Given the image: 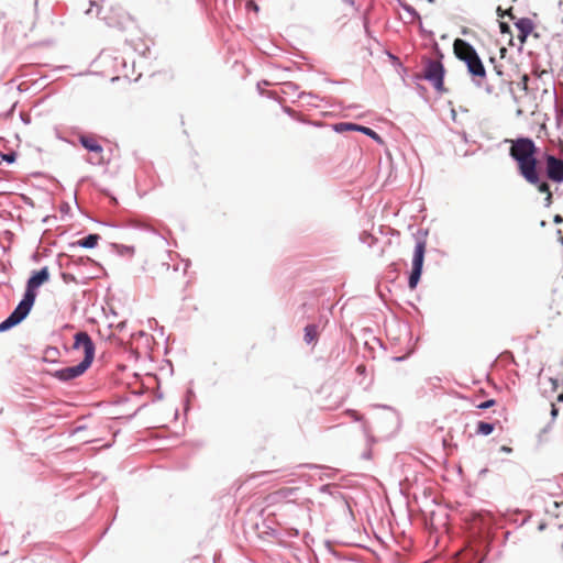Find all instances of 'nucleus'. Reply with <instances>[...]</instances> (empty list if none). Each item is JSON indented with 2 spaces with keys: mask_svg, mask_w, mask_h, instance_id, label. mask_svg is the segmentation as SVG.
<instances>
[{
  "mask_svg": "<svg viewBox=\"0 0 563 563\" xmlns=\"http://www.w3.org/2000/svg\"><path fill=\"white\" fill-rule=\"evenodd\" d=\"M550 427H551L550 424H549V426H547L545 428H543V429H542V431H541V432H542V433L548 432V431H549V429H550Z\"/></svg>",
  "mask_w": 563,
  "mask_h": 563,
  "instance_id": "obj_37",
  "label": "nucleus"
},
{
  "mask_svg": "<svg viewBox=\"0 0 563 563\" xmlns=\"http://www.w3.org/2000/svg\"><path fill=\"white\" fill-rule=\"evenodd\" d=\"M427 1L430 2V3H434L435 2V0H427Z\"/></svg>",
  "mask_w": 563,
  "mask_h": 563,
  "instance_id": "obj_45",
  "label": "nucleus"
},
{
  "mask_svg": "<svg viewBox=\"0 0 563 563\" xmlns=\"http://www.w3.org/2000/svg\"><path fill=\"white\" fill-rule=\"evenodd\" d=\"M16 152L15 151H10L8 153H0V157L3 162H5L7 164H13L15 161H16Z\"/></svg>",
  "mask_w": 563,
  "mask_h": 563,
  "instance_id": "obj_19",
  "label": "nucleus"
},
{
  "mask_svg": "<svg viewBox=\"0 0 563 563\" xmlns=\"http://www.w3.org/2000/svg\"><path fill=\"white\" fill-rule=\"evenodd\" d=\"M45 354L46 355H52V356H57L59 354V351L57 347H54V346H48L46 350H45Z\"/></svg>",
  "mask_w": 563,
  "mask_h": 563,
  "instance_id": "obj_24",
  "label": "nucleus"
},
{
  "mask_svg": "<svg viewBox=\"0 0 563 563\" xmlns=\"http://www.w3.org/2000/svg\"><path fill=\"white\" fill-rule=\"evenodd\" d=\"M545 225H547V221L542 220V221L540 222V227L544 228Z\"/></svg>",
  "mask_w": 563,
  "mask_h": 563,
  "instance_id": "obj_39",
  "label": "nucleus"
},
{
  "mask_svg": "<svg viewBox=\"0 0 563 563\" xmlns=\"http://www.w3.org/2000/svg\"><path fill=\"white\" fill-rule=\"evenodd\" d=\"M419 27H420L421 31H423V26H422L421 20L419 21Z\"/></svg>",
  "mask_w": 563,
  "mask_h": 563,
  "instance_id": "obj_41",
  "label": "nucleus"
},
{
  "mask_svg": "<svg viewBox=\"0 0 563 563\" xmlns=\"http://www.w3.org/2000/svg\"><path fill=\"white\" fill-rule=\"evenodd\" d=\"M14 108H15V103H13V106L11 107V109H10V110H8V112L5 113V117H7V118H8V117H10V115L13 113Z\"/></svg>",
  "mask_w": 563,
  "mask_h": 563,
  "instance_id": "obj_32",
  "label": "nucleus"
},
{
  "mask_svg": "<svg viewBox=\"0 0 563 563\" xmlns=\"http://www.w3.org/2000/svg\"><path fill=\"white\" fill-rule=\"evenodd\" d=\"M84 349V358L74 366L55 371L52 376L60 382H69L81 376L92 364L96 354V345L86 331H79L74 335L73 349Z\"/></svg>",
  "mask_w": 563,
  "mask_h": 563,
  "instance_id": "obj_2",
  "label": "nucleus"
},
{
  "mask_svg": "<svg viewBox=\"0 0 563 563\" xmlns=\"http://www.w3.org/2000/svg\"><path fill=\"white\" fill-rule=\"evenodd\" d=\"M464 64L466 65L467 73L471 76L474 86L477 88H482L484 80L487 77V73L479 55H473L467 57V62Z\"/></svg>",
  "mask_w": 563,
  "mask_h": 563,
  "instance_id": "obj_6",
  "label": "nucleus"
},
{
  "mask_svg": "<svg viewBox=\"0 0 563 563\" xmlns=\"http://www.w3.org/2000/svg\"><path fill=\"white\" fill-rule=\"evenodd\" d=\"M20 118L23 123L30 124L31 123V117L27 113L21 112Z\"/></svg>",
  "mask_w": 563,
  "mask_h": 563,
  "instance_id": "obj_25",
  "label": "nucleus"
},
{
  "mask_svg": "<svg viewBox=\"0 0 563 563\" xmlns=\"http://www.w3.org/2000/svg\"><path fill=\"white\" fill-rule=\"evenodd\" d=\"M516 27L519 31L518 38L525 42L528 35L533 31V22L529 18H521L516 22Z\"/></svg>",
  "mask_w": 563,
  "mask_h": 563,
  "instance_id": "obj_11",
  "label": "nucleus"
},
{
  "mask_svg": "<svg viewBox=\"0 0 563 563\" xmlns=\"http://www.w3.org/2000/svg\"><path fill=\"white\" fill-rule=\"evenodd\" d=\"M253 10L258 11V7L255 3H252Z\"/></svg>",
  "mask_w": 563,
  "mask_h": 563,
  "instance_id": "obj_40",
  "label": "nucleus"
},
{
  "mask_svg": "<svg viewBox=\"0 0 563 563\" xmlns=\"http://www.w3.org/2000/svg\"><path fill=\"white\" fill-rule=\"evenodd\" d=\"M495 430V424L492 422L479 421L477 423L476 433L481 435H489Z\"/></svg>",
  "mask_w": 563,
  "mask_h": 563,
  "instance_id": "obj_16",
  "label": "nucleus"
},
{
  "mask_svg": "<svg viewBox=\"0 0 563 563\" xmlns=\"http://www.w3.org/2000/svg\"><path fill=\"white\" fill-rule=\"evenodd\" d=\"M48 280L49 272L47 266H44L38 271H34L26 280L25 291L21 301L30 308H33L37 296L36 290Z\"/></svg>",
  "mask_w": 563,
  "mask_h": 563,
  "instance_id": "obj_3",
  "label": "nucleus"
},
{
  "mask_svg": "<svg viewBox=\"0 0 563 563\" xmlns=\"http://www.w3.org/2000/svg\"><path fill=\"white\" fill-rule=\"evenodd\" d=\"M528 81H529V77H528V75H523V76L521 77L520 82H518V86H519L522 90L527 91V90H528Z\"/></svg>",
  "mask_w": 563,
  "mask_h": 563,
  "instance_id": "obj_22",
  "label": "nucleus"
},
{
  "mask_svg": "<svg viewBox=\"0 0 563 563\" xmlns=\"http://www.w3.org/2000/svg\"><path fill=\"white\" fill-rule=\"evenodd\" d=\"M352 415H353V419L354 420H360L361 419V417L357 415V412L352 411Z\"/></svg>",
  "mask_w": 563,
  "mask_h": 563,
  "instance_id": "obj_33",
  "label": "nucleus"
},
{
  "mask_svg": "<svg viewBox=\"0 0 563 563\" xmlns=\"http://www.w3.org/2000/svg\"><path fill=\"white\" fill-rule=\"evenodd\" d=\"M501 451H504V452H510V451H511V449H510V448H507V446H503V448H501Z\"/></svg>",
  "mask_w": 563,
  "mask_h": 563,
  "instance_id": "obj_38",
  "label": "nucleus"
},
{
  "mask_svg": "<svg viewBox=\"0 0 563 563\" xmlns=\"http://www.w3.org/2000/svg\"><path fill=\"white\" fill-rule=\"evenodd\" d=\"M543 158L545 161L547 177L554 183L561 184L563 181V159L549 153H545Z\"/></svg>",
  "mask_w": 563,
  "mask_h": 563,
  "instance_id": "obj_9",
  "label": "nucleus"
},
{
  "mask_svg": "<svg viewBox=\"0 0 563 563\" xmlns=\"http://www.w3.org/2000/svg\"><path fill=\"white\" fill-rule=\"evenodd\" d=\"M328 489H329V485H323V486H321V488H320V490H321V492H325V490H328Z\"/></svg>",
  "mask_w": 563,
  "mask_h": 563,
  "instance_id": "obj_36",
  "label": "nucleus"
},
{
  "mask_svg": "<svg viewBox=\"0 0 563 563\" xmlns=\"http://www.w3.org/2000/svg\"><path fill=\"white\" fill-rule=\"evenodd\" d=\"M453 48L456 58L464 63L467 62V57L478 55L474 46L462 38H456L454 41Z\"/></svg>",
  "mask_w": 563,
  "mask_h": 563,
  "instance_id": "obj_10",
  "label": "nucleus"
},
{
  "mask_svg": "<svg viewBox=\"0 0 563 563\" xmlns=\"http://www.w3.org/2000/svg\"><path fill=\"white\" fill-rule=\"evenodd\" d=\"M113 247L121 255H124V254L132 255L134 253L133 246L123 245V244H113Z\"/></svg>",
  "mask_w": 563,
  "mask_h": 563,
  "instance_id": "obj_18",
  "label": "nucleus"
},
{
  "mask_svg": "<svg viewBox=\"0 0 563 563\" xmlns=\"http://www.w3.org/2000/svg\"><path fill=\"white\" fill-rule=\"evenodd\" d=\"M482 88L485 90V92H486L487 95H497V93L495 92V88H494V86H493V85H489V84H485V82H484Z\"/></svg>",
  "mask_w": 563,
  "mask_h": 563,
  "instance_id": "obj_23",
  "label": "nucleus"
},
{
  "mask_svg": "<svg viewBox=\"0 0 563 563\" xmlns=\"http://www.w3.org/2000/svg\"><path fill=\"white\" fill-rule=\"evenodd\" d=\"M549 382L551 384V389L554 391L556 390L558 386H559V380L556 378H553V377H550L549 378Z\"/></svg>",
  "mask_w": 563,
  "mask_h": 563,
  "instance_id": "obj_26",
  "label": "nucleus"
},
{
  "mask_svg": "<svg viewBox=\"0 0 563 563\" xmlns=\"http://www.w3.org/2000/svg\"><path fill=\"white\" fill-rule=\"evenodd\" d=\"M489 62H490V64H493V66H495V64H498L496 60V57H490Z\"/></svg>",
  "mask_w": 563,
  "mask_h": 563,
  "instance_id": "obj_34",
  "label": "nucleus"
},
{
  "mask_svg": "<svg viewBox=\"0 0 563 563\" xmlns=\"http://www.w3.org/2000/svg\"><path fill=\"white\" fill-rule=\"evenodd\" d=\"M558 401L563 402V391L561 394H559Z\"/></svg>",
  "mask_w": 563,
  "mask_h": 563,
  "instance_id": "obj_35",
  "label": "nucleus"
},
{
  "mask_svg": "<svg viewBox=\"0 0 563 563\" xmlns=\"http://www.w3.org/2000/svg\"><path fill=\"white\" fill-rule=\"evenodd\" d=\"M295 490H296L295 488H288L285 490H280V494H283V496L287 497V496L291 495Z\"/></svg>",
  "mask_w": 563,
  "mask_h": 563,
  "instance_id": "obj_29",
  "label": "nucleus"
},
{
  "mask_svg": "<svg viewBox=\"0 0 563 563\" xmlns=\"http://www.w3.org/2000/svg\"><path fill=\"white\" fill-rule=\"evenodd\" d=\"M556 234H558V241L560 242V244H561V245H563L562 231H561V230H558V231H556Z\"/></svg>",
  "mask_w": 563,
  "mask_h": 563,
  "instance_id": "obj_31",
  "label": "nucleus"
},
{
  "mask_svg": "<svg viewBox=\"0 0 563 563\" xmlns=\"http://www.w3.org/2000/svg\"><path fill=\"white\" fill-rule=\"evenodd\" d=\"M494 71H495V74H496L498 77H500V82H501V84H506V82H507V80L504 78L503 65H500V64H495V66H494Z\"/></svg>",
  "mask_w": 563,
  "mask_h": 563,
  "instance_id": "obj_20",
  "label": "nucleus"
},
{
  "mask_svg": "<svg viewBox=\"0 0 563 563\" xmlns=\"http://www.w3.org/2000/svg\"><path fill=\"white\" fill-rule=\"evenodd\" d=\"M532 185L536 186L540 192L547 194V197L544 199V207L549 208L552 203V192L550 190L549 184L545 180L540 179L539 184H532Z\"/></svg>",
  "mask_w": 563,
  "mask_h": 563,
  "instance_id": "obj_15",
  "label": "nucleus"
},
{
  "mask_svg": "<svg viewBox=\"0 0 563 563\" xmlns=\"http://www.w3.org/2000/svg\"><path fill=\"white\" fill-rule=\"evenodd\" d=\"M500 53H501V55H504L506 53V48L505 47L500 48Z\"/></svg>",
  "mask_w": 563,
  "mask_h": 563,
  "instance_id": "obj_42",
  "label": "nucleus"
},
{
  "mask_svg": "<svg viewBox=\"0 0 563 563\" xmlns=\"http://www.w3.org/2000/svg\"><path fill=\"white\" fill-rule=\"evenodd\" d=\"M495 404H496L495 399H487V400L481 402L477 406V408L482 409V410H486V409H489L490 407H493Z\"/></svg>",
  "mask_w": 563,
  "mask_h": 563,
  "instance_id": "obj_21",
  "label": "nucleus"
},
{
  "mask_svg": "<svg viewBox=\"0 0 563 563\" xmlns=\"http://www.w3.org/2000/svg\"><path fill=\"white\" fill-rule=\"evenodd\" d=\"M32 308L23 303L21 300L13 311L0 322V333L7 332L15 325L20 324L30 314Z\"/></svg>",
  "mask_w": 563,
  "mask_h": 563,
  "instance_id": "obj_7",
  "label": "nucleus"
},
{
  "mask_svg": "<svg viewBox=\"0 0 563 563\" xmlns=\"http://www.w3.org/2000/svg\"><path fill=\"white\" fill-rule=\"evenodd\" d=\"M305 335L303 340L307 344H312L316 342L318 336V325L314 323L307 324L303 329Z\"/></svg>",
  "mask_w": 563,
  "mask_h": 563,
  "instance_id": "obj_14",
  "label": "nucleus"
},
{
  "mask_svg": "<svg viewBox=\"0 0 563 563\" xmlns=\"http://www.w3.org/2000/svg\"><path fill=\"white\" fill-rule=\"evenodd\" d=\"M100 240V235L96 233H90L84 239H80L73 243V246H78L81 249H93L98 245V242Z\"/></svg>",
  "mask_w": 563,
  "mask_h": 563,
  "instance_id": "obj_13",
  "label": "nucleus"
},
{
  "mask_svg": "<svg viewBox=\"0 0 563 563\" xmlns=\"http://www.w3.org/2000/svg\"><path fill=\"white\" fill-rule=\"evenodd\" d=\"M553 222H554L555 224H561V223H563V217H562V216H560V214H555V216H554V218H553Z\"/></svg>",
  "mask_w": 563,
  "mask_h": 563,
  "instance_id": "obj_28",
  "label": "nucleus"
},
{
  "mask_svg": "<svg viewBox=\"0 0 563 563\" xmlns=\"http://www.w3.org/2000/svg\"><path fill=\"white\" fill-rule=\"evenodd\" d=\"M79 143L88 152L100 154L103 151L102 146L91 136L81 135L79 137Z\"/></svg>",
  "mask_w": 563,
  "mask_h": 563,
  "instance_id": "obj_12",
  "label": "nucleus"
},
{
  "mask_svg": "<svg viewBox=\"0 0 563 563\" xmlns=\"http://www.w3.org/2000/svg\"><path fill=\"white\" fill-rule=\"evenodd\" d=\"M398 3L410 15V22H412L413 20L420 21V14L412 5L408 4L402 0H398Z\"/></svg>",
  "mask_w": 563,
  "mask_h": 563,
  "instance_id": "obj_17",
  "label": "nucleus"
},
{
  "mask_svg": "<svg viewBox=\"0 0 563 563\" xmlns=\"http://www.w3.org/2000/svg\"><path fill=\"white\" fill-rule=\"evenodd\" d=\"M364 457L368 459V457H369V452H368V453H365V454H364Z\"/></svg>",
  "mask_w": 563,
  "mask_h": 563,
  "instance_id": "obj_44",
  "label": "nucleus"
},
{
  "mask_svg": "<svg viewBox=\"0 0 563 563\" xmlns=\"http://www.w3.org/2000/svg\"><path fill=\"white\" fill-rule=\"evenodd\" d=\"M501 33L509 32V25L507 23H500Z\"/></svg>",
  "mask_w": 563,
  "mask_h": 563,
  "instance_id": "obj_30",
  "label": "nucleus"
},
{
  "mask_svg": "<svg viewBox=\"0 0 563 563\" xmlns=\"http://www.w3.org/2000/svg\"><path fill=\"white\" fill-rule=\"evenodd\" d=\"M332 129L336 133H343L346 131H361V133L367 135L373 141H375L377 144L384 143L383 137L376 131H374L373 129H371L368 126L360 125V124L352 123V122H339V123H334L332 125Z\"/></svg>",
  "mask_w": 563,
  "mask_h": 563,
  "instance_id": "obj_8",
  "label": "nucleus"
},
{
  "mask_svg": "<svg viewBox=\"0 0 563 563\" xmlns=\"http://www.w3.org/2000/svg\"><path fill=\"white\" fill-rule=\"evenodd\" d=\"M424 254H426V241L418 240L415 245L411 272L408 277V287L410 289H416L420 282L422 271H423Z\"/></svg>",
  "mask_w": 563,
  "mask_h": 563,
  "instance_id": "obj_5",
  "label": "nucleus"
},
{
  "mask_svg": "<svg viewBox=\"0 0 563 563\" xmlns=\"http://www.w3.org/2000/svg\"><path fill=\"white\" fill-rule=\"evenodd\" d=\"M559 413V409L555 407L554 404L551 405V417H552V420H554L556 418Z\"/></svg>",
  "mask_w": 563,
  "mask_h": 563,
  "instance_id": "obj_27",
  "label": "nucleus"
},
{
  "mask_svg": "<svg viewBox=\"0 0 563 563\" xmlns=\"http://www.w3.org/2000/svg\"><path fill=\"white\" fill-rule=\"evenodd\" d=\"M537 152L538 148L530 137L516 139L509 150L510 157L517 162L519 174L529 184L540 183Z\"/></svg>",
  "mask_w": 563,
  "mask_h": 563,
  "instance_id": "obj_1",
  "label": "nucleus"
},
{
  "mask_svg": "<svg viewBox=\"0 0 563 563\" xmlns=\"http://www.w3.org/2000/svg\"><path fill=\"white\" fill-rule=\"evenodd\" d=\"M287 87H295V85L292 82H288Z\"/></svg>",
  "mask_w": 563,
  "mask_h": 563,
  "instance_id": "obj_43",
  "label": "nucleus"
},
{
  "mask_svg": "<svg viewBox=\"0 0 563 563\" xmlns=\"http://www.w3.org/2000/svg\"><path fill=\"white\" fill-rule=\"evenodd\" d=\"M444 75L445 69L441 60L428 59L423 75H417L416 78L428 80L437 91L442 92L444 91Z\"/></svg>",
  "mask_w": 563,
  "mask_h": 563,
  "instance_id": "obj_4",
  "label": "nucleus"
}]
</instances>
